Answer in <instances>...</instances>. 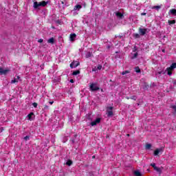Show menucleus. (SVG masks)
<instances>
[{"instance_id": "nucleus-26", "label": "nucleus", "mask_w": 176, "mask_h": 176, "mask_svg": "<svg viewBox=\"0 0 176 176\" xmlns=\"http://www.w3.org/2000/svg\"><path fill=\"white\" fill-rule=\"evenodd\" d=\"M87 58H89V57H91V53L89 52L87 55H86Z\"/></svg>"}, {"instance_id": "nucleus-7", "label": "nucleus", "mask_w": 176, "mask_h": 176, "mask_svg": "<svg viewBox=\"0 0 176 176\" xmlns=\"http://www.w3.org/2000/svg\"><path fill=\"white\" fill-rule=\"evenodd\" d=\"M79 61H73L71 64H70V67L72 68H76V67H78L79 65Z\"/></svg>"}, {"instance_id": "nucleus-20", "label": "nucleus", "mask_w": 176, "mask_h": 176, "mask_svg": "<svg viewBox=\"0 0 176 176\" xmlns=\"http://www.w3.org/2000/svg\"><path fill=\"white\" fill-rule=\"evenodd\" d=\"M79 74H80V71H79V70L74 71L73 72V75H79Z\"/></svg>"}, {"instance_id": "nucleus-15", "label": "nucleus", "mask_w": 176, "mask_h": 176, "mask_svg": "<svg viewBox=\"0 0 176 176\" xmlns=\"http://www.w3.org/2000/svg\"><path fill=\"white\" fill-rule=\"evenodd\" d=\"M116 16H117V17H118L119 19H122L123 17V14L120 12H116Z\"/></svg>"}, {"instance_id": "nucleus-17", "label": "nucleus", "mask_w": 176, "mask_h": 176, "mask_svg": "<svg viewBox=\"0 0 176 176\" xmlns=\"http://www.w3.org/2000/svg\"><path fill=\"white\" fill-rule=\"evenodd\" d=\"M80 9H82V6L77 5L74 7V10H80Z\"/></svg>"}, {"instance_id": "nucleus-34", "label": "nucleus", "mask_w": 176, "mask_h": 176, "mask_svg": "<svg viewBox=\"0 0 176 176\" xmlns=\"http://www.w3.org/2000/svg\"><path fill=\"white\" fill-rule=\"evenodd\" d=\"M141 14H142V16H145V14H146V13L142 12Z\"/></svg>"}, {"instance_id": "nucleus-9", "label": "nucleus", "mask_w": 176, "mask_h": 176, "mask_svg": "<svg viewBox=\"0 0 176 176\" xmlns=\"http://www.w3.org/2000/svg\"><path fill=\"white\" fill-rule=\"evenodd\" d=\"M19 80H20V76H16L13 80H12L11 83H17Z\"/></svg>"}, {"instance_id": "nucleus-16", "label": "nucleus", "mask_w": 176, "mask_h": 176, "mask_svg": "<svg viewBox=\"0 0 176 176\" xmlns=\"http://www.w3.org/2000/svg\"><path fill=\"white\" fill-rule=\"evenodd\" d=\"M48 43H52L53 45L54 43V38H51L47 40Z\"/></svg>"}, {"instance_id": "nucleus-37", "label": "nucleus", "mask_w": 176, "mask_h": 176, "mask_svg": "<svg viewBox=\"0 0 176 176\" xmlns=\"http://www.w3.org/2000/svg\"><path fill=\"white\" fill-rule=\"evenodd\" d=\"M53 102H50V104L51 105H52Z\"/></svg>"}, {"instance_id": "nucleus-6", "label": "nucleus", "mask_w": 176, "mask_h": 176, "mask_svg": "<svg viewBox=\"0 0 176 176\" xmlns=\"http://www.w3.org/2000/svg\"><path fill=\"white\" fill-rule=\"evenodd\" d=\"M10 70H9V69L0 67V74L1 75H6V74H8L10 72Z\"/></svg>"}, {"instance_id": "nucleus-5", "label": "nucleus", "mask_w": 176, "mask_h": 176, "mask_svg": "<svg viewBox=\"0 0 176 176\" xmlns=\"http://www.w3.org/2000/svg\"><path fill=\"white\" fill-rule=\"evenodd\" d=\"M100 122H101V118H98L95 120H94L91 122V126H97V124H100Z\"/></svg>"}, {"instance_id": "nucleus-24", "label": "nucleus", "mask_w": 176, "mask_h": 176, "mask_svg": "<svg viewBox=\"0 0 176 176\" xmlns=\"http://www.w3.org/2000/svg\"><path fill=\"white\" fill-rule=\"evenodd\" d=\"M135 72H137L138 74L141 72V70L140 69V67H135Z\"/></svg>"}, {"instance_id": "nucleus-14", "label": "nucleus", "mask_w": 176, "mask_h": 176, "mask_svg": "<svg viewBox=\"0 0 176 176\" xmlns=\"http://www.w3.org/2000/svg\"><path fill=\"white\" fill-rule=\"evenodd\" d=\"M134 175H135V176H142V174H141V172H140V170H135L134 171Z\"/></svg>"}, {"instance_id": "nucleus-28", "label": "nucleus", "mask_w": 176, "mask_h": 176, "mask_svg": "<svg viewBox=\"0 0 176 176\" xmlns=\"http://www.w3.org/2000/svg\"><path fill=\"white\" fill-rule=\"evenodd\" d=\"M32 105H33V107H34V108H36V107H38V103L34 102V103L32 104Z\"/></svg>"}, {"instance_id": "nucleus-32", "label": "nucleus", "mask_w": 176, "mask_h": 176, "mask_svg": "<svg viewBox=\"0 0 176 176\" xmlns=\"http://www.w3.org/2000/svg\"><path fill=\"white\" fill-rule=\"evenodd\" d=\"M151 166L153 167L154 169L155 167H157L156 164H151Z\"/></svg>"}, {"instance_id": "nucleus-19", "label": "nucleus", "mask_w": 176, "mask_h": 176, "mask_svg": "<svg viewBox=\"0 0 176 176\" xmlns=\"http://www.w3.org/2000/svg\"><path fill=\"white\" fill-rule=\"evenodd\" d=\"M154 170H155V171H157V173H162V168H157V166H155L154 168Z\"/></svg>"}, {"instance_id": "nucleus-8", "label": "nucleus", "mask_w": 176, "mask_h": 176, "mask_svg": "<svg viewBox=\"0 0 176 176\" xmlns=\"http://www.w3.org/2000/svg\"><path fill=\"white\" fill-rule=\"evenodd\" d=\"M162 151H163V149H162V148H157L154 151V155L155 156H157L159 155V153H160Z\"/></svg>"}, {"instance_id": "nucleus-27", "label": "nucleus", "mask_w": 176, "mask_h": 176, "mask_svg": "<svg viewBox=\"0 0 176 176\" xmlns=\"http://www.w3.org/2000/svg\"><path fill=\"white\" fill-rule=\"evenodd\" d=\"M137 56H138V53H135V54H133V56L132 57V58H137Z\"/></svg>"}, {"instance_id": "nucleus-29", "label": "nucleus", "mask_w": 176, "mask_h": 176, "mask_svg": "<svg viewBox=\"0 0 176 176\" xmlns=\"http://www.w3.org/2000/svg\"><path fill=\"white\" fill-rule=\"evenodd\" d=\"M38 43H42V42H43V39L40 38L38 40Z\"/></svg>"}, {"instance_id": "nucleus-13", "label": "nucleus", "mask_w": 176, "mask_h": 176, "mask_svg": "<svg viewBox=\"0 0 176 176\" xmlns=\"http://www.w3.org/2000/svg\"><path fill=\"white\" fill-rule=\"evenodd\" d=\"M28 120H32V118H34V113H30L28 115Z\"/></svg>"}, {"instance_id": "nucleus-33", "label": "nucleus", "mask_w": 176, "mask_h": 176, "mask_svg": "<svg viewBox=\"0 0 176 176\" xmlns=\"http://www.w3.org/2000/svg\"><path fill=\"white\" fill-rule=\"evenodd\" d=\"M135 38H140V34H135Z\"/></svg>"}, {"instance_id": "nucleus-10", "label": "nucleus", "mask_w": 176, "mask_h": 176, "mask_svg": "<svg viewBox=\"0 0 176 176\" xmlns=\"http://www.w3.org/2000/svg\"><path fill=\"white\" fill-rule=\"evenodd\" d=\"M76 38V34L75 33L70 34L69 39L71 42H74L75 41V38Z\"/></svg>"}, {"instance_id": "nucleus-31", "label": "nucleus", "mask_w": 176, "mask_h": 176, "mask_svg": "<svg viewBox=\"0 0 176 176\" xmlns=\"http://www.w3.org/2000/svg\"><path fill=\"white\" fill-rule=\"evenodd\" d=\"M98 69H102V65H98Z\"/></svg>"}, {"instance_id": "nucleus-22", "label": "nucleus", "mask_w": 176, "mask_h": 176, "mask_svg": "<svg viewBox=\"0 0 176 176\" xmlns=\"http://www.w3.org/2000/svg\"><path fill=\"white\" fill-rule=\"evenodd\" d=\"M126 74H130V71L126 70L122 72V75H126Z\"/></svg>"}, {"instance_id": "nucleus-21", "label": "nucleus", "mask_w": 176, "mask_h": 176, "mask_svg": "<svg viewBox=\"0 0 176 176\" xmlns=\"http://www.w3.org/2000/svg\"><path fill=\"white\" fill-rule=\"evenodd\" d=\"M168 24L171 25V24H175V20L168 21Z\"/></svg>"}, {"instance_id": "nucleus-2", "label": "nucleus", "mask_w": 176, "mask_h": 176, "mask_svg": "<svg viewBox=\"0 0 176 176\" xmlns=\"http://www.w3.org/2000/svg\"><path fill=\"white\" fill-rule=\"evenodd\" d=\"M174 68H176V63H173L170 67L166 69L168 72V75L171 76L173 74V71H174Z\"/></svg>"}, {"instance_id": "nucleus-36", "label": "nucleus", "mask_w": 176, "mask_h": 176, "mask_svg": "<svg viewBox=\"0 0 176 176\" xmlns=\"http://www.w3.org/2000/svg\"><path fill=\"white\" fill-rule=\"evenodd\" d=\"M92 71L96 72V68L93 69Z\"/></svg>"}, {"instance_id": "nucleus-35", "label": "nucleus", "mask_w": 176, "mask_h": 176, "mask_svg": "<svg viewBox=\"0 0 176 176\" xmlns=\"http://www.w3.org/2000/svg\"><path fill=\"white\" fill-rule=\"evenodd\" d=\"M70 82L71 83H74V80L73 79L70 80Z\"/></svg>"}, {"instance_id": "nucleus-25", "label": "nucleus", "mask_w": 176, "mask_h": 176, "mask_svg": "<svg viewBox=\"0 0 176 176\" xmlns=\"http://www.w3.org/2000/svg\"><path fill=\"white\" fill-rule=\"evenodd\" d=\"M23 140L25 141H30V136L27 135V136L24 137Z\"/></svg>"}, {"instance_id": "nucleus-12", "label": "nucleus", "mask_w": 176, "mask_h": 176, "mask_svg": "<svg viewBox=\"0 0 176 176\" xmlns=\"http://www.w3.org/2000/svg\"><path fill=\"white\" fill-rule=\"evenodd\" d=\"M169 14H173V16H176V10L175 9L170 10Z\"/></svg>"}, {"instance_id": "nucleus-30", "label": "nucleus", "mask_w": 176, "mask_h": 176, "mask_svg": "<svg viewBox=\"0 0 176 176\" xmlns=\"http://www.w3.org/2000/svg\"><path fill=\"white\" fill-rule=\"evenodd\" d=\"M153 9H160V6H154Z\"/></svg>"}, {"instance_id": "nucleus-18", "label": "nucleus", "mask_w": 176, "mask_h": 176, "mask_svg": "<svg viewBox=\"0 0 176 176\" xmlns=\"http://www.w3.org/2000/svg\"><path fill=\"white\" fill-rule=\"evenodd\" d=\"M151 148H152V144H146V146H145L146 149H150Z\"/></svg>"}, {"instance_id": "nucleus-1", "label": "nucleus", "mask_w": 176, "mask_h": 176, "mask_svg": "<svg viewBox=\"0 0 176 176\" xmlns=\"http://www.w3.org/2000/svg\"><path fill=\"white\" fill-rule=\"evenodd\" d=\"M47 5V2L43 1L41 2H37L35 1L34 3L33 7L34 8V9H38V8H40V6H42L43 8L46 6Z\"/></svg>"}, {"instance_id": "nucleus-23", "label": "nucleus", "mask_w": 176, "mask_h": 176, "mask_svg": "<svg viewBox=\"0 0 176 176\" xmlns=\"http://www.w3.org/2000/svg\"><path fill=\"white\" fill-rule=\"evenodd\" d=\"M67 166H71V164H72V160H68L66 162Z\"/></svg>"}, {"instance_id": "nucleus-4", "label": "nucleus", "mask_w": 176, "mask_h": 176, "mask_svg": "<svg viewBox=\"0 0 176 176\" xmlns=\"http://www.w3.org/2000/svg\"><path fill=\"white\" fill-rule=\"evenodd\" d=\"M100 89V87L96 83H92L90 85V89L91 91H96V90H98Z\"/></svg>"}, {"instance_id": "nucleus-11", "label": "nucleus", "mask_w": 176, "mask_h": 176, "mask_svg": "<svg viewBox=\"0 0 176 176\" xmlns=\"http://www.w3.org/2000/svg\"><path fill=\"white\" fill-rule=\"evenodd\" d=\"M139 32L142 35H145L146 34V29H140Z\"/></svg>"}, {"instance_id": "nucleus-3", "label": "nucleus", "mask_w": 176, "mask_h": 176, "mask_svg": "<svg viewBox=\"0 0 176 176\" xmlns=\"http://www.w3.org/2000/svg\"><path fill=\"white\" fill-rule=\"evenodd\" d=\"M112 109H113V107H108L107 108V116H113V111H112Z\"/></svg>"}]
</instances>
